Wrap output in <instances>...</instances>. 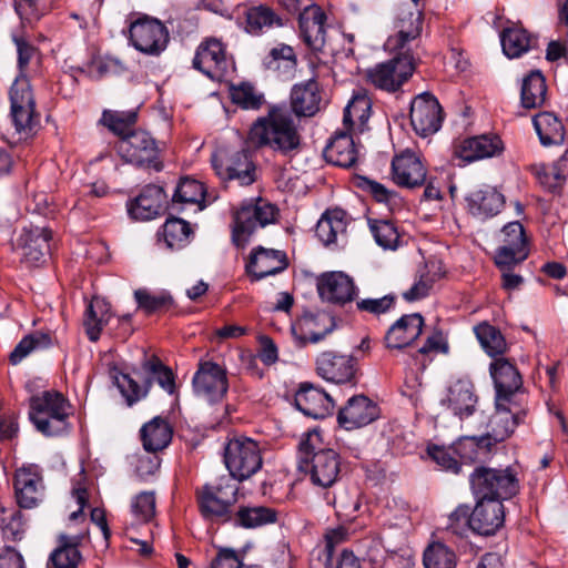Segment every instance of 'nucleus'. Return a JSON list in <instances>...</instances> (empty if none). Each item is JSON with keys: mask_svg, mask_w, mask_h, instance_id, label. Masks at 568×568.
Segmentation results:
<instances>
[{"mask_svg": "<svg viewBox=\"0 0 568 568\" xmlns=\"http://www.w3.org/2000/svg\"><path fill=\"white\" fill-rule=\"evenodd\" d=\"M164 191L158 185H146L130 203L129 213L135 220L154 219L161 211Z\"/></svg>", "mask_w": 568, "mask_h": 568, "instance_id": "obj_38", "label": "nucleus"}, {"mask_svg": "<svg viewBox=\"0 0 568 568\" xmlns=\"http://www.w3.org/2000/svg\"><path fill=\"white\" fill-rule=\"evenodd\" d=\"M501 244L495 253L498 268H513L528 257V241L524 226L519 222H510L501 230Z\"/></svg>", "mask_w": 568, "mask_h": 568, "instance_id": "obj_17", "label": "nucleus"}, {"mask_svg": "<svg viewBox=\"0 0 568 568\" xmlns=\"http://www.w3.org/2000/svg\"><path fill=\"white\" fill-rule=\"evenodd\" d=\"M379 407L364 395H356L338 412V423L347 430L364 427L379 417Z\"/></svg>", "mask_w": 568, "mask_h": 568, "instance_id": "obj_30", "label": "nucleus"}, {"mask_svg": "<svg viewBox=\"0 0 568 568\" xmlns=\"http://www.w3.org/2000/svg\"><path fill=\"white\" fill-rule=\"evenodd\" d=\"M192 67L215 82L227 81L235 72V62L233 57L227 53L226 44L215 37L204 38L200 42L192 60Z\"/></svg>", "mask_w": 568, "mask_h": 568, "instance_id": "obj_7", "label": "nucleus"}, {"mask_svg": "<svg viewBox=\"0 0 568 568\" xmlns=\"http://www.w3.org/2000/svg\"><path fill=\"white\" fill-rule=\"evenodd\" d=\"M471 511L468 505L457 506L448 516L445 530L447 534L463 538L471 530Z\"/></svg>", "mask_w": 568, "mask_h": 568, "instance_id": "obj_63", "label": "nucleus"}, {"mask_svg": "<svg viewBox=\"0 0 568 568\" xmlns=\"http://www.w3.org/2000/svg\"><path fill=\"white\" fill-rule=\"evenodd\" d=\"M317 374L332 383L344 384L354 381L356 361L352 355L323 352L316 358Z\"/></svg>", "mask_w": 568, "mask_h": 568, "instance_id": "obj_28", "label": "nucleus"}, {"mask_svg": "<svg viewBox=\"0 0 568 568\" xmlns=\"http://www.w3.org/2000/svg\"><path fill=\"white\" fill-rule=\"evenodd\" d=\"M474 331L480 346L494 359L506 352V339L497 327L484 322L475 326Z\"/></svg>", "mask_w": 568, "mask_h": 568, "instance_id": "obj_50", "label": "nucleus"}, {"mask_svg": "<svg viewBox=\"0 0 568 568\" xmlns=\"http://www.w3.org/2000/svg\"><path fill=\"white\" fill-rule=\"evenodd\" d=\"M316 287L323 302L339 306L353 302L358 293L353 278L338 271L321 274L316 280Z\"/></svg>", "mask_w": 568, "mask_h": 568, "instance_id": "obj_20", "label": "nucleus"}, {"mask_svg": "<svg viewBox=\"0 0 568 568\" xmlns=\"http://www.w3.org/2000/svg\"><path fill=\"white\" fill-rule=\"evenodd\" d=\"M278 210L264 199L243 202L233 213L232 243L236 247H245L253 234L276 222Z\"/></svg>", "mask_w": 568, "mask_h": 568, "instance_id": "obj_5", "label": "nucleus"}, {"mask_svg": "<svg viewBox=\"0 0 568 568\" xmlns=\"http://www.w3.org/2000/svg\"><path fill=\"white\" fill-rule=\"evenodd\" d=\"M134 297L139 308L146 314L169 310L172 305V297L164 293L154 294L145 288H139L134 292Z\"/></svg>", "mask_w": 568, "mask_h": 568, "instance_id": "obj_61", "label": "nucleus"}, {"mask_svg": "<svg viewBox=\"0 0 568 568\" xmlns=\"http://www.w3.org/2000/svg\"><path fill=\"white\" fill-rule=\"evenodd\" d=\"M410 124L422 138L435 134L442 128L444 113L435 95L423 92L410 102Z\"/></svg>", "mask_w": 568, "mask_h": 568, "instance_id": "obj_16", "label": "nucleus"}, {"mask_svg": "<svg viewBox=\"0 0 568 568\" xmlns=\"http://www.w3.org/2000/svg\"><path fill=\"white\" fill-rule=\"evenodd\" d=\"M532 124L544 146L559 145L565 140L566 130L560 118L554 112H539L532 118Z\"/></svg>", "mask_w": 568, "mask_h": 568, "instance_id": "obj_42", "label": "nucleus"}, {"mask_svg": "<svg viewBox=\"0 0 568 568\" xmlns=\"http://www.w3.org/2000/svg\"><path fill=\"white\" fill-rule=\"evenodd\" d=\"M10 116L17 132L28 133L40 122V113L30 81L14 79L9 90Z\"/></svg>", "mask_w": 568, "mask_h": 568, "instance_id": "obj_13", "label": "nucleus"}, {"mask_svg": "<svg viewBox=\"0 0 568 568\" xmlns=\"http://www.w3.org/2000/svg\"><path fill=\"white\" fill-rule=\"evenodd\" d=\"M140 435L143 448L155 453L171 443L173 429L165 418L156 416L142 426Z\"/></svg>", "mask_w": 568, "mask_h": 568, "instance_id": "obj_41", "label": "nucleus"}, {"mask_svg": "<svg viewBox=\"0 0 568 568\" xmlns=\"http://www.w3.org/2000/svg\"><path fill=\"white\" fill-rule=\"evenodd\" d=\"M440 405L466 423L470 417L479 420L478 429H481L487 416L478 408V396L475 386L469 379L459 378L448 385L440 398Z\"/></svg>", "mask_w": 568, "mask_h": 568, "instance_id": "obj_11", "label": "nucleus"}, {"mask_svg": "<svg viewBox=\"0 0 568 568\" xmlns=\"http://www.w3.org/2000/svg\"><path fill=\"white\" fill-rule=\"evenodd\" d=\"M369 231L375 242L384 250H396L399 243V233L389 220H368Z\"/></svg>", "mask_w": 568, "mask_h": 568, "instance_id": "obj_56", "label": "nucleus"}, {"mask_svg": "<svg viewBox=\"0 0 568 568\" xmlns=\"http://www.w3.org/2000/svg\"><path fill=\"white\" fill-rule=\"evenodd\" d=\"M490 376L496 390L495 399L516 402L523 395V378L516 366L504 357L495 358L489 366Z\"/></svg>", "mask_w": 568, "mask_h": 568, "instance_id": "obj_24", "label": "nucleus"}, {"mask_svg": "<svg viewBox=\"0 0 568 568\" xmlns=\"http://www.w3.org/2000/svg\"><path fill=\"white\" fill-rule=\"evenodd\" d=\"M13 485L17 503L22 508H33L44 497L43 479L37 465H28L18 469Z\"/></svg>", "mask_w": 568, "mask_h": 568, "instance_id": "obj_25", "label": "nucleus"}, {"mask_svg": "<svg viewBox=\"0 0 568 568\" xmlns=\"http://www.w3.org/2000/svg\"><path fill=\"white\" fill-rule=\"evenodd\" d=\"M466 211L479 221H486L500 213L505 196L497 189L485 185L470 191L465 196Z\"/></svg>", "mask_w": 568, "mask_h": 568, "instance_id": "obj_29", "label": "nucleus"}, {"mask_svg": "<svg viewBox=\"0 0 568 568\" xmlns=\"http://www.w3.org/2000/svg\"><path fill=\"white\" fill-rule=\"evenodd\" d=\"M52 232L48 227L26 226L18 240L17 250L21 254V261L29 266H37L44 261L50 252Z\"/></svg>", "mask_w": 568, "mask_h": 568, "instance_id": "obj_23", "label": "nucleus"}, {"mask_svg": "<svg viewBox=\"0 0 568 568\" xmlns=\"http://www.w3.org/2000/svg\"><path fill=\"white\" fill-rule=\"evenodd\" d=\"M568 165L567 159H561L552 165L534 164L531 165V172L538 180V182L547 190L556 191L566 180Z\"/></svg>", "mask_w": 568, "mask_h": 568, "instance_id": "obj_51", "label": "nucleus"}, {"mask_svg": "<svg viewBox=\"0 0 568 568\" xmlns=\"http://www.w3.org/2000/svg\"><path fill=\"white\" fill-rule=\"evenodd\" d=\"M495 408L486 423L487 432L484 434L494 447L509 438L526 417V410L517 402L499 403V399H495Z\"/></svg>", "mask_w": 568, "mask_h": 568, "instance_id": "obj_15", "label": "nucleus"}, {"mask_svg": "<svg viewBox=\"0 0 568 568\" xmlns=\"http://www.w3.org/2000/svg\"><path fill=\"white\" fill-rule=\"evenodd\" d=\"M353 131H337L325 148L326 160L341 168H351L357 160Z\"/></svg>", "mask_w": 568, "mask_h": 568, "instance_id": "obj_37", "label": "nucleus"}, {"mask_svg": "<svg viewBox=\"0 0 568 568\" xmlns=\"http://www.w3.org/2000/svg\"><path fill=\"white\" fill-rule=\"evenodd\" d=\"M394 28L396 33L388 38L386 44L390 50H402L417 39L423 30V13L418 9L402 7L398 9Z\"/></svg>", "mask_w": 568, "mask_h": 568, "instance_id": "obj_32", "label": "nucleus"}, {"mask_svg": "<svg viewBox=\"0 0 568 568\" xmlns=\"http://www.w3.org/2000/svg\"><path fill=\"white\" fill-rule=\"evenodd\" d=\"M287 265V257L283 251L257 246L252 250L245 270L252 281H261L283 272Z\"/></svg>", "mask_w": 568, "mask_h": 568, "instance_id": "obj_27", "label": "nucleus"}, {"mask_svg": "<svg viewBox=\"0 0 568 568\" xmlns=\"http://www.w3.org/2000/svg\"><path fill=\"white\" fill-rule=\"evenodd\" d=\"M424 326V318L419 313L403 315L387 331L385 343L388 348H404L416 341Z\"/></svg>", "mask_w": 568, "mask_h": 568, "instance_id": "obj_35", "label": "nucleus"}, {"mask_svg": "<svg viewBox=\"0 0 568 568\" xmlns=\"http://www.w3.org/2000/svg\"><path fill=\"white\" fill-rule=\"evenodd\" d=\"M239 486L227 476L197 488L196 500L203 517L220 521L233 519L232 508L237 501Z\"/></svg>", "mask_w": 568, "mask_h": 568, "instance_id": "obj_6", "label": "nucleus"}, {"mask_svg": "<svg viewBox=\"0 0 568 568\" xmlns=\"http://www.w3.org/2000/svg\"><path fill=\"white\" fill-rule=\"evenodd\" d=\"M82 538L81 535L60 534L57 537V546L47 561V568H78L82 560L79 550Z\"/></svg>", "mask_w": 568, "mask_h": 568, "instance_id": "obj_36", "label": "nucleus"}, {"mask_svg": "<svg viewBox=\"0 0 568 568\" xmlns=\"http://www.w3.org/2000/svg\"><path fill=\"white\" fill-rule=\"evenodd\" d=\"M427 455L434 460L443 470L452 474H459L462 465L457 459L454 446L445 447L438 445H429L427 447Z\"/></svg>", "mask_w": 568, "mask_h": 568, "instance_id": "obj_64", "label": "nucleus"}, {"mask_svg": "<svg viewBox=\"0 0 568 568\" xmlns=\"http://www.w3.org/2000/svg\"><path fill=\"white\" fill-rule=\"evenodd\" d=\"M12 41L16 44L17 49V67H18V75L16 79L23 78L26 81H30L29 71L31 62L39 54V50L34 47L29 40H27L22 36L14 34L12 37Z\"/></svg>", "mask_w": 568, "mask_h": 568, "instance_id": "obj_58", "label": "nucleus"}, {"mask_svg": "<svg viewBox=\"0 0 568 568\" xmlns=\"http://www.w3.org/2000/svg\"><path fill=\"white\" fill-rule=\"evenodd\" d=\"M72 414L70 400L58 390H43L30 398V420L44 436L67 434L71 429Z\"/></svg>", "mask_w": 568, "mask_h": 568, "instance_id": "obj_3", "label": "nucleus"}, {"mask_svg": "<svg viewBox=\"0 0 568 568\" xmlns=\"http://www.w3.org/2000/svg\"><path fill=\"white\" fill-rule=\"evenodd\" d=\"M263 65L283 80L294 78L297 67V57L293 47L280 43L272 48L263 60Z\"/></svg>", "mask_w": 568, "mask_h": 568, "instance_id": "obj_39", "label": "nucleus"}, {"mask_svg": "<svg viewBox=\"0 0 568 568\" xmlns=\"http://www.w3.org/2000/svg\"><path fill=\"white\" fill-rule=\"evenodd\" d=\"M547 97L546 80L541 72L532 71L524 80L520 90V103L525 109L544 105Z\"/></svg>", "mask_w": 568, "mask_h": 568, "instance_id": "obj_47", "label": "nucleus"}, {"mask_svg": "<svg viewBox=\"0 0 568 568\" xmlns=\"http://www.w3.org/2000/svg\"><path fill=\"white\" fill-rule=\"evenodd\" d=\"M318 321L320 316L305 314L297 321L295 325H293V333L303 345L307 343H317L322 341L329 332L328 329H324L322 332L315 331V326L317 325Z\"/></svg>", "mask_w": 568, "mask_h": 568, "instance_id": "obj_60", "label": "nucleus"}, {"mask_svg": "<svg viewBox=\"0 0 568 568\" xmlns=\"http://www.w3.org/2000/svg\"><path fill=\"white\" fill-rule=\"evenodd\" d=\"M205 197V187L202 182L183 178L180 180L173 201L182 204H201Z\"/></svg>", "mask_w": 568, "mask_h": 568, "instance_id": "obj_59", "label": "nucleus"}, {"mask_svg": "<svg viewBox=\"0 0 568 568\" xmlns=\"http://www.w3.org/2000/svg\"><path fill=\"white\" fill-rule=\"evenodd\" d=\"M296 408L305 416L322 419L334 409L332 397L321 387L312 383H302L294 397Z\"/></svg>", "mask_w": 568, "mask_h": 568, "instance_id": "obj_26", "label": "nucleus"}, {"mask_svg": "<svg viewBox=\"0 0 568 568\" xmlns=\"http://www.w3.org/2000/svg\"><path fill=\"white\" fill-rule=\"evenodd\" d=\"M111 318L110 305L102 298H93L84 313L83 324L90 341L97 342L100 338L102 328Z\"/></svg>", "mask_w": 568, "mask_h": 568, "instance_id": "obj_46", "label": "nucleus"}, {"mask_svg": "<svg viewBox=\"0 0 568 568\" xmlns=\"http://www.w3.org/2000/svg\"><path fill=\"white\" fill-rule=\"evenodd\" d=\"M0 527L6 539L21 540L26 531L21 511L16 507L6 508L0 506Z\"/></svg>", "mask_w": 568, "mask_h": 568, "instance_id": "obj_57", "label": "nucleus"}, {"mask_svg": "<svg viewBox=\"0 0 568 568\" xmlns=\"http://www.w3.org/2000/svg\"><path fill=\"white\" fill-rule=\"evenodd\" d=\"M326 14L320 6L306 8L298 16L300 38L313 52H322L326 42Z\"/></svg>", "mask_w": 568, "mask_h": 568, "instance_id": "obj_31", "label": "nucleus"}, {"mask_svg": "<svg viewBox=\"0 0 568 568\" xmlns=\"http://www.w3.org/2000/svg\"><path fill=\"white\" fill-rule=\"evenodd\" d=\"M232 520L235 525L244 528H256L275 523L277 520V513L275 509L265 506H243L239 508Z\"/></svg>", "mask_w": 568, "mask_h": 568, "instance_id": "obj_49", "label": "nucleus"}, {"mask_svg": "<svg viewBox=\"0 0 568 568\" xmlns=\"http://www.w3.org/2000/svg\"><path fill=\"white\" fill-rule=\"evenodd\" d=\"M170 41L169 30L156 18L141 16L130 23L129 42L146 55H160Z\"/></svg>", "mask_w": 568, "mask_h": 568, "instance_id": "obj_12", "label": "nucleus"}, {"mask_svg": "<svg viewBox=\"0 0 568 568\" xmlns=\"http://www.w3.org/2000/svg\"><path fill=\"white\" fill-rule=\"evenodd\" d=\"M416 60L408 51L398 52L394 58L367 69L366 82L387 93L399 91L414 74Z\"/></svg>", "mask_w": 568, "mask_h": 568, "instance_id": "obj_8", "label": "nucleus"}, {"mask_svg": "<svg viewBox=\"0 0 568 568\" xmlns=\"http://www.w3.org/2000/svg\"><path fill=\"white\" fill-rule=\"evenodd\" d=\"M116 151L126 163L134 166L156 172L163 169L159 145L155 139L144 130L133 131L124 139H120Z\"/></svg>", "mask_w": 568, "mask_h": 568, "instance_id": "obj_10", "label": "nucleus"}, {"mask_svg": "<svg viewBox=\"0 0 568 568\" xmlns=\"http://www.w3.org/2000/svg\"><path fill=\"white\" fill-rule=\"evenodd\" d=\"M372 101L364 91L354 93L344 109L343 125L347 131L362 133L371 116Z\"/></svg>", "mask_w": 568, "mask_h": 568, "instance_id": "obj_40", "label": "nucleus"}, {"mask_svg": "<svg viewBox=\"0 0 568 568\" xmlns=\"http://www.w3.org/2000/svg\"><path fill=\"white\" fill-rule=\"evenodd\" d=\"M500 42L504 53L509 58H518L530 48L531 39L526 30L517 27L506 28Z\"/></svg>", "mask_w": 568, "mask_h": 568, "instance_id": "obj_54", "label": "nucleus"}, {"mask_svg": "<svg viewBox=\"0 0 568 568\" xmlns=\"http://www.w3.org/2000/svg\"><path fill=\"white\" fill-rule=\"evenodd\" d=\"M193 236V230L185 220L170 217L158 232V242L170 250H181L185 247Z\"/></svg>", "mask_w": 568, "mask_h": 568, "instance_id": "obj_44", "label": "nucleus"}, {"mask_svg": "<svg viewBox=\"0 0 568 568\" xmlns=\"http://www.w3.org/2000/svg\"><path fill=\"white\" fill-rule=\"evenodd\" d=\"M505 150L504 142L497 134H480L460 140L454 144V158L459 165L499 156Z\"/></svg>", "mask_w": 568, "mask_h": 568, "instance_id": "obj_19", "label": "nucleus"}, {"mask_svg": "<svg viewBox=\"0 0 568 568\" xmlns=\"http://www.w3.org/2000/svg\"><path fill=\"white\" fill-rule=\"evenodd\" d=\"M142 367L165 392L169 394H173L175 392V381L172 371L158 357L152 356L151 358H146L143 362Z\"/></svg>", "mask_w": 568, "mask_h": 568, "instance_id": "obj_62", "label": "nucleus"}, {"mask_svg": "<svg viewBox=\"0 0 568 568\" xmlns=\"http://www.w3.org/2000/svg\"><path fill=\"white\" fill-rule=\"evenodd\" d=\"M427 169L422 158L414 151L406 149L392 160V180L400 186L415 189L426 182Z\"/></svg>", "mask_w": 568, "mask_h": 568, "instance_id": "obj_21", "label": "nucleus"}, {"mask_svg": "<svg viewBox=\"0 0 568 568\" xmlns=\"http://www.w3.org/2000/svg\"><path fill=\"white\" fill-rule=\"evenodd\" d=\"M231 100L244 110H258L265 103V98L253 84L242 82L230 90Z\"/></svg>", "mask_w": 568, "mask_h": 568, "instance_id": "obj_55", "label": "nucleus"}, {"mask_svg": "<svg viewBox=\"0 0 568 568\" xmlns=\"http://www.w3.org/2000/svg\"><path fill=\"white\" fill-rule=\"evenodd\" d=\"M212 165L223 181H236L241 186H247L256 181V166L247 151H236L225 158L213 155Z\"/></svg>", "mask_w": 568, "mask_h": 568, "instance_id": "obj_18", "label": "nucleus"}, {"mask_svg": "<svg viewBox=\"0 0 568 568\" xmlns=\"http://www.w3.org/2000/svg\"><path fill=\"white\" fill-rule=\"evenodd\" d=\"M322 446L323 438L316 428L303 434L298 443V469L314 486L329 488L339 479L341 456Z\"/></svg>", "mask_w": 568, "mask_h": 568, "instance_id": "obj_2", "label": "nucleus"}, {"mask_svg": "<svg viewBox=\"0 0 568 568\" xmlns=\"http://www.w3.org/2000/svg\"><path fill=\"white\" fill-rule=\"evenodd\" d=\"M248 141L283 158H293L301 151L302 136L294 116L285 104L268 108L251 125Z\"/></svg>", "mask_w": 568, "mask_h": 568, "instance_id": "obj_1", "label": "nucleus"}, {"mask_svg": "<svg viewBox=\"0 0 568 568\" xmlns=\"http://www.w3.org/2000/svg\"><path fill=\"white\" fill-rule=\"evenodd\" d=\"M53 346V337L50 333L36 331L24 336L10 353L9 361L12 365L22 362L34 351L48 349Z\"/></svg>", "mask_w": 568, "mask_h": 568, "instance_id": "obj_48", "label": "nucleus"}, {"mask_svg": "<svg viewBox=\"0 0 568 568\" xmlns=\"http://www.w3.org/2000/svg\"><path fill=\"white\" fill-rule=\"evenodd\" d=\"M292 114L314 116L322 108L323 97L320 83L315 79L293 85L290 94Z\"/></svg>", "mask_w": 568, "mask_h": 568, "instance_id": "obj_34", "label": "nucleus"}, {"mask_svg": "<svg viewBox=\"0 0 568 568\" xmlns=\"http://www.w3.org/2000/svg\"><path fill=\"white\" fill-rule=\"evenodd\" d=\"M224 463L230 478L240 481L250 478L262 467V454L256 440L236 436L227 440L224 447Z\"/></svg>", "mask_w": 568, "mask_h": 568, "instance_id": "obj_9", "label": "nucleus"}, {"mask_svg": "<svg viewBox=\"0 0 568 568\" xmlns=\"http://www.w3.org/2000/svg\"><path fill=\"white\" fill-rule=\"evenodd\" d=\"M453 446L460 465L480 462L485 459L494 448L489 438L484 434L480 436H462Z\"/></svg>", "mask_w": 568, "mask_h": 568, "instance_id": "obj_43", "label": "nucleus"}, {"mask_svg": "<svg viewBox=\"0 0 568 568\" xmlns=\"http://www.w3.org/2000/svg\"><path fill=\"white\" fill-rule=\"evenodd\" d=\"M351 216L346 211L335 207L327 209L317 221L315 235L327 248L343 247L347 243V226Z\"/></svg>", "mask_w": 568, "mask_h": 568, "instance_id": "obj_22", "label": "nucleus"}, {"mask_svg": "<svg viewBox=\"0 0 568 568\" xmlns=\"http://www.w3.org/2000/svg\"><path fill=\"white\" fill-rule=\"evenodd\" d=\"M192 385L197 397L211 404L217 403L229 390L227 372L214 362H201L193 376Z\"/></svg>", "mask_w": 568, "mask_h": 568, "instance_id": "obj_14", "label": "nucleus"}, {"mask_svg": "<svg viewBox=\"0 0 568 568\" xmlns=\"http://www.w3.org/2000/svg\"><path fill=\"white\" fill-rule=\"evenodd\" d=\"M138 121V112L134 110L130 111H112L104 110L102 113L101 122L111 132L124 139L126 134L135 131L133 128Z\"/></svg>", "mask_w": 568, "mask_h": 568, "instance_id": "obj_52", "label": "nucleus"}, {"mask_svg": "<svg viewBox=\"0 0 568 568\" xmlns=\"http://www.w3.org/2000/svg\"><path fill=\"white\" fill-rule=\"evenodd\" d=\"M505 508L499 500L477 499L471 510V530L478 535H495L504 525Z\"/></svg>", "mask_w": 568, "mask_h": 568, "instance_id": "obj_33", "label": "nucleus"}, {"mask_svg": "<svg viewBox=\"0 0 568 568\" xmlns=\"http://www.w3.org/2000/svg\"><path fill=\"white\" fill-rule=\"evenodd\" d=\"M423 565L425 568H456L457 556L445 544L434 541L424 550Z\"/></svg>", "mask_w": 568, "mask_h": 568, "instance_id": "obj_53", "label": "nucleus"}, {"mask_svg": "<svg viewBox=\"0 0 568 568\" xmlns=\"http://www.w3.org/2000/svg\"><path fill=\"white\" fill-rule=\"evenodd\" d=\"M274 26L282 27L283 22L272 8L261 4L245 10L244 29L247 33L260 36Z\"/></svg>", "mask_w": 568, "mask_h": 568, "instance_id": "obj_45", "label": "nucleus"}, {"mask_svg": "<svg viewBox=\"0 0 568 568\" xmlns=\"http://www.w3.org/2000/svg\"><path fill=\"white\" fill-rule=\"evenodd\" d=\"M470 488L476 499H510L519 491V479L511 467L493 468L477 466L469 476Z\"/></svg>", "mask_w": 568, "mask_h": 568, "instance_id": "obj_4", "label": "nucleus"}]
</instances>
